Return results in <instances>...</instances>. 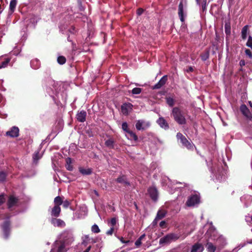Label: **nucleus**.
Segmentation results:
<instances>
[{"instance_id":"nucleus-3","label":"nucleus","mask_w":252,"mask_h":252,"mask_svg":"<svg viewBox=\"0 0 252 252\" xmlns=\"http://www.w3.org/2000/svg\"><path fill=\"white\" fill-rule=\"evenodd\" d=\"M176 138L178 140H180V142L183 146L186 147L187 149L193 150V145L188 140L186 137L180 132L176 134Z\"/></svg>"},{"instance_id":"nucleus-62","label":"nucleus","mask_w":252,"mask_h":252,"mask_svg":"<svg viewBox=\"0 0 252 252\" xmlns=\"http://www.w3.org/2000/svg\"><path fill=\"white\" fill-rule=\"evenodd\" d=\"M249 104L250 105V107H251L252 108V102H251V101H249Z\"/></svg>"},{"instance_id":"nucleus-21","label":"nucleus","mask_w":252,"mask_h":252,"mask_svg":"<svg viewBox=\"0 0 252 252\" xmlns=\"http://www.w3.org/2000/svg\"><path fill=\"white\" fill-rule=\"evenodd\" d=\"M206 247L208 252H214L217 249V247L210 242H207Z\"/></svg>"},{"instance_id":"nucleus-52","label":"nucleus","mask_w":252,"mask_h":252,"mask_svg":"<svg viewBox=\"0 0 252 252\" xmlns=\"http://www.w3.org/2000/svg\"><path fill=\"white\" fill-rule=\"evenodd\" d=\"M166 225V222L165 221H161L159 222V226L164 228Z\"/></svg>"},{"instance_id":"nucleus-23","label":"nucleus","mask_w":252,"mask_h":252,"mask_svg":"<svg viewBox=\"0 0 252 252\" xmlns=\"http://www.w3.org/2000/svg\"><path fill=\"white\" fill-rule=\"evenodd\" d=\"M54 203L56 206L60 207V205L63 203V200L61 196H57L55 198Z\"/></svg>"},{"instance_id":"nucleus-18","label":"nucleus","mask_w":252,"mask_h":252,"mask_svg":"<svg viewBox=\"0 0 252 252\" xmlns=\"http://www.w3.org/2000/svg\"><path fill=\"white\" fill-rule=\"evenodd\" d=\"M116 181L118 183L124 184L125 186L130 185V183L127 180V177L125 175L120 176L118 177Z\"/></svg>"},{"instance_id":"nucleus-43","label":"nucleus","mask_w":252,"mask_h":252,"mask_svg":"<svg viewBox=\"0 0 252 252\" xmlns=\"http://www.w3.org/2000/svg\"><path fill=\"white\" fill-rule=\"evenodd\" d=\"M206 5H207V0H203L201 4V8L202 11L204 12L206 9Z\"/></svg>"},{"instance_id":"nucleus-59","label":"nucleus","mask_w":252,"mask_h":252,"mask_svg":"<svg viewBox=\"0 0 252 252\" xmlns=\"http://www.w3.org/2000/svg\"><path fill=\"white\" fill-rule=\"evenodd\" d=\"M63 233H66V234L68 235L70 237H71L72 234L68 232V231H64Z\"/></svg>"},{"instance_id":"nucleus-39","label":"nucleus","mask_w":252,"mask_h":252,"mask_svg":"<svg viewBox=\"0 0 252 252\" xmlns=\"http://www.w3.org/2000/svg\"><path fill=\"white\" fill-rule=\"evenodd\" d=\"M82 1H83V0H77V4L78 5L79 10L80 11H83L85 9V8L83 6V4H82Z\"/></svg>"},{"instance_id":"nucleus-8","label":"nucleus","mask_w":252,"mask_h":252,"mask_svg":"<svg viewBox=\"0 0 252 252\" xmlns=\"http://www.w3.org/2000/svg\"><path fill=\"white\" fill-rule=\"evenodd\" d=\"M50 222L54 226L59 227H63L66 225V223L63 220L58 219L57 218H52L50 220Z\"/></svg>"},{"instance_id":"nucleus-15","label":"nucleus","mask_w":252,"mask_h":252,"mask_svg":"<svg viewBox=\"0 0 252 252\" xmlns=\"http://www.w3.org/2000/svg\"><path fill=\"white\" fill-rule=\"evenodd\" d=\"M204 251V246L201 243L197 242L191 247L190 252H202Z\"/></svg>"},{"instance_id":"nucleus-29","label":"nucleus","mask_w":252,"mask_h":252,"mask_svg":"<svg viewBox=\"0 0 252 252\" xmlns=\"http://www.w3.org/2000/svg\"><path fill=\"white\" fill-rule=\"evenodd\" d=\"M166 101L167 104L170 107H173L175 104V100L173 99V97H165Z\"/></svg>"},{"instance_id":"nucleus-17","label":"nucleus","mask_w":252,"mask_h":252,"mask_svg":"<svg viewBox=\"0 0 252 252\" xmlns=\"http://www.w3.org/2000/svg\"><path fill=\"white\" fill-rule=\"evenodd\" d=\"M61 207H57L54 205V207H53L51 210V215L53 218H58L61 215Z\"/></svg>"},{"instance_id":"nucleus-50","label":"nucleus","mask_w":252,"mask_h":252,"mask_svg":"<svg viewBox=\"0 0 252 252\" xmlns=\"http://www.w3.org/2000/svg\"><path fill=\"white\" fill-rule=\"evenodd\" d=\"M119 239L121 241V242L123 243H128L130 242L129 240L125 241V239H124V237H120L119 238Z\"/></svg>"},{"instance_id":"nucleus-44","label":"nucleus","mask_w":252,"mask_h":252,"mask_svg":"<svg viewBox=\"0 0 252 252\" xmlns=\"http://www.w3.org/2000/svg\"><path fill=\"white\" fill-rule=\"evenodd\" d=\"M222 241V243L221 245L219 246V249H222V248H223L224 247V246L225 245V244H226L225 241L222 238L218 239L217 240V242H219V241Z\"/></svg>"},{"instance_id":"nucleus-47","label":"nucleus","mask_w":252,"mask_h":252,"mask_svg":"<svg viewBox=\"0 0 252 252\" xmlns=\"http://www.w3.org/2000/svg\"><path fill=\"white\" fill-rule=\"evenodd\" d=\"M114 227L112 226L110 229L108 230L106 232V234L108 235H111L113 234L114 232Z\"/></svg>"},{"instance_id":"nucleus-35","label":"nucleus","mask_w":252,"mask_h":252,"mask_svg":"<svg viewBox=\"0 0 252 252\" xmlns=\"http://www.w3.org/2000/svg\"><path fill=\"white\" fill-rule=\"evenodd\" d=\"M6 200V195L2 193L0 194V206L2 205Z\"/></svg>"},{"instance_id":"nucleus-27","label":"nucleus","mask_w":252,"mask_h":252,"mask_svg":"<svg viewBox=\"0 0 252 252\" xmlns=\"http://www.w3.org/2000/svg\"><path fill=\"white\" fill-rule=\"evenodd\" d=\"M210 51L208 50H206L202 54L200 55L201 59L202 61H205L209 58Z\"/></svg>"},{"instance_id":"nucleus-41","label":"nucleus","mask_w":252,"mask_h":252,"mask_svg":"<svg viewBox=\"0 0 252 252\" xmlns=\"http://www.w3.org/2000/svg\"><path fill=\"white\" fill-rule=\"evenodd\" d=\"M247 46L251 48L252 49V37L251 36H249V38L247 40Z\"/></svg>"},{"instance_id":"nucleus-46","label":"nucleus","mask_w":252,"mask_h":252,"mask_svg":"<svg viewBox=\"0 0 252 252\" xmlns=\"http://www.w3.org/2000/svg\"><path fill=\"white\" fill-rule=\"evenodd\" d=\"M246 54L251 59L252 58V53L250 49H246L245 51Z\"/></svg>"},{"instance_id":"nucleus-1","label":"nucleus","mask_w":252,"mask_h":252,"mask_svg":"<svg viewBox=\"0 0 252 252\" xmlns=\"http://www.w3.org/2000/svg\"><path fill=\"white\" fill-rule=\"evenodd\" d=\"M170 116L174 121L179 125H185L187 120L184 115V113L179 107H174L172 108Z\"/></svg>"},{"instance_id":"nucleus-36","label":"nucleus","mask_w":252,"mask_h":252,"mask_svg":"<svg viewBox=\"0 0 252 252\" xmlns=\"http://www.w3.org/2000/svg\"><path fill=\"white\" fill-rule=\"evenodd\" d=\"M122 128L123 130L126 132L127 134L128 133V131L130 130L128 127V124L126 122H124L122 124Z\"/></svg>"},{"instance_id":"nucleus-54","label":"nucleus","mask_w":252,"mask_h":252,"mask_svg":"<svg viewBox=\"0 0 252 252\" xmlns=\"http://www.w3.org/2000/svg\"><path fill=\"white\" fill-rule=\"evenodd\" d=\"M87 133L88 134V135L90 137H91V136H93L94 135V134L92 133V131L91 130H87Z\"/></svg>"},{"instance_id":"nucleus-40","label":"nucleus","mask_w":252,"mask_h":252,"mask_svg":"<svg viewBox=\"0 0 252 252\" xmlns=\"http://www.w3.org/2000/svg\"><path fill=\"white\" fill-rule=\"evenodd\" d=\"M142 89L140 88H134L131 91L133 94H139L141 93Z\"/></svg>"},{"instance_id":"nucleus-58","label":"nucleus","mask_w":252,"mask_h":252,"mask_svg":"<svg viewBox=\"0 0 252 252\" xmlns=\"http://www.w3.org/2000/svg\"><path fill=\"white\" fill-rule=\"evenodd\" d=\"M91 249V246H90L88 247L87 248V249L85 250L86 252H89L90 250Z\"/></svg>"},{"instance_id":"nucleus-7","label":"nucleus","mask_w":252,"mask_h":252,"mask_svg":"<svg viewBox=\"0 0 252 252\" xmlns=\"http://www.w3.org/2000/svg\"><path fill=\"white\" fill-rule=\"evenodd\" d=\"M240 112L248 120H252V115L249 109L246 104H243L240 105Z\"/></svg>"},{"instance_id":"nucleus-14","label":"nucleus","mask_w":252,"mask_h":252,"mask_svg":"<svg viewBox=\"0 0 252 252\" xmlns=\"http://www.w3.org/2000/svg\"><path fill=\"white\" fill-rule=\"evenodd\" d=\"M157 123L159 126L165 130H167L169 128V126L166 120L163 117H160L157 120Z\"/></svg>"},{"instance_id":"nucleus-12","label":"nucleus","mask_w":252,"mask_h":252,"mask_svg":"<svg viewBox=\"0 0 252 252\" xmlns=\"http://www.w3.org/2000/svg\"><path fill=\"white\" fill-rule=\"evenodd\" d=\"M19 135V129L17 126H13L10 130L6 131V135L10 137H17Z\"/></svg>"},{"instance_id":"nucleus-49","label":"nucleus","mask_w":252,"mask_h":252,"mask_svg":"<svg viewBox=\"0 0 252 252\" xmlns=\"http://www.w3.org/2000/svg\"><path fill=\"white\" fill-rule=\"evenodd\" d=\"M135 245L137 247H140L141 245V241H140V239L138 238L137 240L135 242Z\"/></svg>"},{"instance_id":"nucleus-57","label":"nucleus","mask_w":252,"mask_h":252,"mask_svg":"<svg viewBox=\"0 0 252 252\" xmlns=\"http://www.w3.org/2000/svg\"><path fill=\"white\" fill-rule=\"evenodd\" d=\"M145 236H146L145 234H143L140 236V237L139 238L140 239L141 241H142V240L145 237Z\"/></svg>"},{"instance_id":"nucleus-30","label":"nucleus","mask_w":252,"mask_h":252,"mask_svg":"<svg viewBox=\"0 0 252 252\" xmlns=\"http://www.w3.org/2000/svg\"><path fill=\"white\" fill-rule=\"evenodd\" d=\"M247 33H248V26H244L242 29L241 32V36L242 38L243 39H245L247 38Z\"/></svg>"},{"instance_id":"nucleus-61","label":"nucleus","mask_w":252,"mask_h":252,"mask_svg":"<svg viewBox=\"0 0 252 252\" xmlns=\"http://www.w3.org/2000/svg\"><path fill=\"white\" fill-rule=\"evenodd\" d=\"M3 9L1 7V5L0 4V13L2 11Z\"/></svg>"},{"instance_id":"nucleus-42","label":"nucleus","mask_w":252,"mask_h":252,"mask_svg":"<svg viewBox=\"0 0 252 252\" xmlns=\"http://www.w3.org/2000/svg\"><path fill=\"white\" fill-rule=\"evenodd\" d=\"M62 204L63 205V207L67 208L70 205V202L68 200H65L64 201H63V203Z\"/></svg>"},{"instance_id":"nucleus-33","label":"nucleus","mask_w":252,"mask_h":252,"mask_svg":"<svg viewBox=\"0 0 252 252\" xmlns=\"http://www.w3.org/2000/svg\"><path fill=\"white\" fill-rule=\"evenodd\" d=\"M57 62L60 64L63 65L66 62V59L63 56H59L57 58Z\"/></svg>"},{"instance_id":"nucleus-25","label":"nucleus","mask_w":252,"mask_h":252,"mask_svg":"<svg viewBox=\"0 0 252 252\" xmlns=\"http://www.w3.org/2000/svg\"><path fill=\"white\" fill-rule=\"evenodd\" d=\"M79 171L83 175H90L92 173V169L91 168L85 169L83 168L80 167Z\"/></svg>"},{"instance_id":"nucleus-38","label":"nucleus","mask_w":252,"mask_h":252,"mask_svg":"<svg viewBox=\"0 0 252 252\" xmlns=\"http://www.w3.org/2000/svg\"><path fill=\"white\" fill-rule=\"evenodd\" d=\"M92 231L94 233H98L100 232V229L96 224H94L92 226Z\"/></svg>"},{"instance_id":"nucleus-60","label":"nucleus","mask_w":252,"mask_h":252,"mask_svg":"<svg viewBox=\"0 0 252 252\" xmlns=\"http://www.w3.org/2000/svg\"><path fill=\"white\" fill-rule=\"evenodd\" d=\"M196 1L197 4H200V0H196Z\"/></svg>"},{"instance_id":"nucleus-11","label":"nucleus","mask_w":252,"mask_h":252,"mask_svg":"<svg viewBox=\"0 0 252 252\" xmlns=\"http://www.w3.org/2000/svg\"><path fill=\"white\" fill-rule=\"evenodd\" d=\"M2 228L4 236L6 238L8 237L10 231V222L9 220H6L4 222L2 225Z\"/></svg>"},{"instance_id":"nucleus-10","label":"nucleus","mask_w":252,"mask_h":252,"mask_svg":"<svg viewBox=\"0 0 252 252\" xmlns=\"http://www.w3.org/2000/svg\"><path fill=\"white\" fill-rule=\"evenodd\" d=\"M168 79V76L167 75H164L161 78V79L159 80V81L156 84H155L154 86H152L151 88L153 90L155 89H159L163 86L165 83L167 82Z\"/></svg>"},{"instance_id":"nucleus-20","label":"nucleus","mask_w":252,"mask_h":252,"mask_svg":"<svg viewBox=\"0 0 252 252\" xmlns=\"http://www.w3.org/2000/svg\"><path fill=\"white\" fill-rule=\"evenodd\" d=\"M132 104L130 103H124L121 106V110L123 114L127 115L128 109L131 108Z\"/></svg>"},{"instance_id":"nucleus-37","label":"nucleus","mask_w":252,"mask_h":252,"mask_svg":"<svg viewBox=\"0 0 252 252\" xmlns=\"http://www.w3.org/2000/svg\"><path fill=\"white\" fill-rule=\"evenodd\" d=\"M57 252H66L65 245L62 243L60 246L58 247Z\"/></svg>"},{"instance_id":"nucleus-55","label":"nucleus","mask_w":252,"mask_h":252,"mask_svg":"<svg viewBox=\"0 0 252 252\" xmlns=\"http://www.w3.org/2000/svg\"><path fill=\"white\" fill-rule=\"evenodd\" d=\"M246 64L245 61L244 60H241L240 62V65L241 66H243Z\"/></svg>"},{"instance_id":"nucleus-51","label":"nucleus","mask_w":252,"mask_h":252,"mask_svg":"<svg viewBox=\"0 0 252 252\" xmlns=\"http://www.w3.org/2000/svg\"><path fill=\"white\" fill-rule=\"evenodd\" d=\"M39 158H40V157H39V154L38 153L34 155V156H33V160H38Z\"/></svg>"},{"instance_id":"nucleus-4","label":"nucleus","mask_w":252,"mask_h":252,"mask_svg":"<svg viewBox=\"0 0 252 252\" xmlns=\"http://www.w3.org/2000/svg\"><path fill=\"white\" fill-rule=\"evenodd\" d=\"M200 201V196L196 194H193L189 197L186 204L188 207H192L195 204H199Z\"/></svg>"},{"instance_id":"nucleus-13","label":"nucleus","mask_w":252,"mask_h":252,"mask_svg":"<svg viewBox=\"0 0 252 252\" xmlns=\"http://www.w3.org/2000/svg\"><path fill=\"white\" fill-rule=\"evenodd\" d=\"M178 14L180 19V21H182V23H184L185 21V17L187 16V14H186L185 15L184 13V4L183 3V1H181L179 4Z\"/></svg>"},{"instance_id":"nucleus-19","label":"nucleus","mask_w":252,"mask_h":252,"mask_svg":"<svg viewBox=\"0 0 252 252\" xmlns=\"http://www.w3.org/2000/svg\"><path fill=\"white\" fill-rule=\"evenodd\" d=\"M166 214V211L164 210H159L157 213V216L155 219V221H157V220L163 219Z\"/></svg>"},{"instance_id":"nucleus-31","label":"nucleus","mask_w":252,"mask_h":252,"mask_svg":"<svg viewBox=\"0 0 252 252\" xmlns=\"http://www.w3.org/2000/svg\"><path fill=\"white\" fill-rule=\"evenodd\" d=\"M10 62V58H7L5 59L4 61H3L1 64H0V69L6 67Z\"/></svg>"},{"instance_id":"nucleus-64","label":"nucleus","mask_w":252,"mask_h":252,"mask_svg":"<svg viewBox=\"0 0 252 252\" xmlns=\"http://www.w3.org/2000/svg\"><path fill=\"white\" fill-rule=\"evenodd\" d=\"M72 31H71V32H73L75 31V28L74 27H72Z\"/></svg>"},{"instance_id":"nucleus-22","label":"nucleus","mask_w":252,"mask_h":252,"mask_svg":"<svg viewBox=\"0 0 252 252\" xmlns=\"http://www.w3.org/2000/svg\"><path fill=\"white\" fill-rule=\"evenodd\" d=\"M17 4V0H11L10 1L9 10L11 13H12L15 10Z\"/></svg>"},{"instance_id":"nucleus-16","label":"nucleus","mask_w":252,"mask_h":252,"mask_svg":"<svg viewBox=\"0 0 252 252\" xmlns=\"http://www.w3.org/2000/svg\"><path fill=\"white\" fill-rule=\"evenodd\" d=\"M87 115V112L84 110L80 111L77 114V120L78 122L83 123L86 120V116Z\"/></svg>"},{"instance_id":"nucleus-63","label":"nucleus","mask_w":252,"mask_h":252,"mask_svg":"<svg viewBox=\"0 0 252 252\" xmlns=\"http://www.w3.org/2000/svg\"><path fill=\"white\" fill-rule=\"evenodd\" d=\"M72 31H71V32H73L75 31V28L74 27H72Z\"/></svg>"},{"instance_id":"nucleus-34","label":"nucleus","mask_w":252,"mask_h":252,"mask_svg":"<svg viewBox=\"0 0 252 252\" xmlns=\"http://www.w3.org/2000/svg\"><path fill=\"white\" fill-rule=\"evenodd\" d=\"M128 134H129L130 136V139L134 140L135 141H137L138 140V137L135 134V133H133V132L131 130L128 131Z\"/></svg>"},{"instance_id":"nucleus-32","label":"nucleus","mask_w":252,"mask_h":252,"mask_svg":"<svg viewBox=\"0 0 252 252\" xmlns=\"http://www.w3.org/2000/svg\"><path fill=\"white\" fill-rule=\"evenodd\" d=\"M7 173L4 171H0V182H2L6 180Z\"/></svg>"},{"instance_id":"nucleus-2","label":"nucleus","mask_w":252,"mask_h":252,"mask_svg":"<svg viewBox=\"0 0 252 252\" xmlns=\"http://www.w3.org/2000/svg\"><path fill=\"white\" fill-rule=\"evenodd\" d=\"M180 237V235L176 233L167 234L163 237L160 238L159 243L160 245H166L171 243L172 241H175Z\"/></svg>"},{"instance_id":"nucleus-28","label":"nucleus","mask_w":252,"mask_h":252,"mask_svg":"<svg viewBox=\"0 0 252 252\" xmlns=\"http://www.w3.org/2000/svg\"><path fill=\"white\" fill-rule=\"evenodd\" d=\"M224 31L226 35L231 34V24L229 23H226L224 25Z\"/></svg>"},{"instance_id":"nucleus-48","label":"nucleus","mask_w":252,"mask_h":252,"mask_svg":"<svg viewBox=\"0 0 252 252\" xmlns=\"http://www.w3.org/2000/svg\"><path fill=\"white\" fill-rule=\"evenodd\" d=\"M144 12V9L142 8H139L137 10V15L140 16Z\"/></svg>"},{"instance_id":"nucleus-26","label":"nucleus","mask_w":252,"mask_h":252,"mask_svg":"<svg viewBox=\"0 0 252 252\" xmlns=\"http://www.w3.org/2000/svg\"><path fill=\"white\" fill-rule=\"evenodd\" d=\"M105 145L106 147L109 148L110 149H114V141L113 139L111 138L108 139L105 142Z\"/></svg>"},{"instance_id":"nucleus-24","label":"nucleus","mask_w":252,"mask_h":252,"mask_svg":"<svg viewBox=\"0 0 252 252\" xmlns=\"http://www.w3.org/2000/svg\"><path fill=\"white\" fill-rule=\"evenodd\" d=\"M65 167L68 170L71 171L73 170V167L71 165V158H66Z\"/></svg>"},{"instance_id":"nucleus-6","label":"nucleus","mask_w":252,"mask_h":252,"mask_svg":"<svg viewBox=\"0 0 252 252\" xmlns=\"http://www.w3.org/2000/svg\"><path fill=\"white\" fill-rule=\"evenodd\" d=\"M151 124L149 122H146L144 120H139L137 121L135 124V127L138 130H144L150 127Z\"/></svg>"},{"instance_id":"nucleus-45","label":"nucleus","mask_w":252,"mask_h":252,"mask_svg":"<svg viewBox=\"0 0 252 252\" xmlns=\"http://www.w3.org/2000/svg\"><path fill=\"white\" fill-rule=\"evenodd\" d=\"M117 223V219L115 218L111 219L110 220V225L114 227Z\"/></svg>"},{"instance_id":"nucleus-53","label":"nucleus","mask_w":252,"mask_h":252,"mask_svg":"<svg viewBox=\"0 0 252 252\" xmlns=\"http://www.w3.org/2000/svg\"><path fill=\"white\" fill-rule=\"evenodd\" d=\"M193 68L192 66H189L187 71V72H192V71H193Z\"/></svg>"},{"instance_id":"nucleus-9","label":"nucleus","mask_w":252,"mask_h":252,"mask_svg":"<svg viewBox=\"0 0 252 252\" xmlns=\"http://www.w3.org/2000/svg\"><path fill=\"white\" fill-rule=\"evenodd\" d=\"M148 192L151 199L154 201H157L158 193L156 187H150L148 189Z\"/></svg>"},{"instance_id":"nucleus-5","label":"nucleus","mask_w":252,"mask_h":252,"mask_svg":"<svg viewBox=\"0 0 252 252\" xmlns=\"http://www.w3.org/2000/svg\"><path fill=\"white\" fill-rule=\"evenodd\" d=\"M19 199L18 197L13 195H10L7 200V207L9 209H12L14 207H17L18 205Z\"/></svg>"},{"instance_id":"nucleus-56","label":"nucleus","mask_w":252,"mask_h":252,"mask_svg":"<svg viewBox=\"0 0 252 252\" xmlns=\"http://www.w3.org/2000/svg\"><path fill=\"white\" fill-rule=\"evenodd\" d=\"M228 3L230 5H232L234 3V0H228Z\"/></svg>"}]
</instances>
